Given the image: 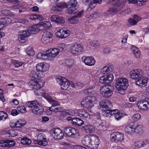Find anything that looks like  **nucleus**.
<instances>
[{"label": "nucleus", "instance_id": "nucleus-1", "mask_svg": "<svg viewBox=\"0 0 149 149\" xmlns=\"http://www.w3.org/2000/svg\"><path fill=\"white\" fill-rule=\"evenodd\" d=\"M60 50L57 48H50L45 52L38 53L36 58L38 60L52 61L59 53Z\"/></svg>", "mask_w": 149, "mask_h": 149}, {"label": "nucleus", "instance_id": "nucleus-2", "mask_svg": "<svg viewBox=\"0 0 149 149\" xmlns=\"http://www.w3.org/2000/svg\"><path fill=\"white\" fill-rule=\"evenodd\" d=\"M40 93L39 95L44 97L49 103L52 104V106L49 107L50 111H53L55 112L61 111L62 109L61 107L58 106L60 104L56 100H53L50 94L45 93L44 91L40 90L38 91Z\"/></svg>", "mask_w": 149, "mask_h": 149}, {"label": "nucleus", "instance_id": "nucleus-3", "mask_svg": "<svg viewBox=\"0 0 149 149\" xmlns=\"http://www.w3.org/2000/svg\"><path fill=\"white\" fill-rule=\"evenodd\" d=\"M38 71L35 70L32 71L30 74V76L36 79L34 80H31L30 82V83L31 85L33 86V88L34 89L38 90H37L38 95L40 93L38 91L40 90L39 89L42 87H43L45 84L44 81L43 80H40L36 79V78L39 76V72Z\"/></svg>", "mask_w": 149, "mask_h": 149}, {"label": "nucleus", "instance_id": "nucleus-4", "mask_svg": "<svg viewBox=\"0 0 149 149\" xmlns=\"http://www.w3.org/2000/svg\"><path fill=\"white\" fill-rule=\"evenodd\" d=\"M106 2L111 4H114V6L109 8L107 11L108 14L117 13L123 9L125 4L123 0H105Z\"/></svg>", "mask_w": 149, "mask_h": 149}, {"label": "nucleus", "instance_id": "nucleus-5", "mask_svg": "<svg viewBox=\"0 0 149 149\" xmlns=\"http://www.w3.org/2000/svg\"><path fill=\"white\" fill-rule=\"evenodd\" d=\"M129 86L127 80L124 78L120 77L116 79L115 83V87L121 94L125 93V90Z\"/></svg>", "mask_w": 149, "mask_h": 149}, {"label": "nucleus", "instance_id": "nucleus-6", "mask_svg": "<svg viewBox=\"0 0 149 149\" xmlns=\"http://www.w3.org/2000/svg\"><path fill=\"white\" fill-rule=\"evenodd\" d=\"M97 100L96 97L94 96H88L82 100L81 104L86 108H91L94 106Z\"/></svg>", "mask_w": 149, "mask_h": 149}, {"label": "nucleus", "instance_id": "nucleus-7", "mask_svg": "<svg viewBox=\"0 0 149 149\" xmlns=\"http://www.w3.org/2000/svg\"><path fill=\"white\" fill-rule=\"evenodd\" d=\"M108 85H104L100 87L99 92L103 97L108 98L110 97L113 94V91L109 88Z\"/></svg>", "mask_w": 149, "mask_h": 149}, {"label": "nucleus", "instance_id": "nucleus-8", "mask_svg": "<svg viewBox=\"0 0 149 149\" xmlns=\"http://www.w3.org/2000/svg\"><path fill=\"white\" fill-rule=\"evenodd\" d=\"M56 80L63 90H66L69 87L70 83L66 78L61 76H58L56 78Z\"/></svg>", "mask_w": 149, "mask_h": 149}, {"label": "nucleus", "instance_id": "nucleus-9", "mask_svg": "<svg viewBox=\"0 0 149 149\" xmlns=\"http://www.w3.org/2000/svg\"><path fill=\"white\" fill-rule=\"evenodd\" d=\"M68 8L66 10L67 13L71 14L74 13L78 8V3L76 0H70L68 3Z\"/></svg>", "mask_w": 149, "mask_h": 149}, {"label": "nucleus", "instance_id": "nucleus-10", "mask_svg": "<svg viewBox=\"0 0 149 149\" xmlns=\"http://www.w3.org/2000/svg\"><path fill=\"white\" fill-rule=\"evenodd\" d=\"M111 140L115 143H118L123 141L124 139V135L121 133L119 132H114L110 135Z\"/></svg>", "mask_w": 149, "mask_h": 149}, {"label": "nucleus", "instance_id": "nucleus-11", "mask_svg": "<svg viewBox=\"0 0 149 149\" xmlns=\"http://www.w3.org/2000/svg\"><path fill=\"white\" fill-rule=\"evenodd\" d=\"M143 74L142 70L140 69H134L130 73V77L133 79L137 80L142 78Z\"/></svg>", "mask_w": 149, "mask_h": 149}, {"label": "nucleus", "instance_id": "nucleus-12", "mask_svg": "<svg viewBox=\"0 0 149 149\" xmlns=\"http://www.w3.org/2000/svg\"><path fill=\"white\" fill-rule=\"evenodd\" d=\"M51 133L54 138L58 139H63L64 135L62 130L59 128L52 129Z\"/></svg>", "mask_w": 149, "mask_h": 149}, {"label": "nucleus", "instance_id": "nucleus-13", "mask_svg": "<svg viewBox=\"0 0 149 149\" xmlns=\"http://www.w3.org/2000/svg\"><path fill=\"white\" fill-rule=\"evenodd\" d=\"M83 46L80 44H75L71 46L70 48V52L72 54H78L83 51Z\"/></svg>", "mask_w": 149, "mask_h": 149}, {"label": "nucleus", "instance_id": "nucleus-14", "mask_svg": "<svg viewBox=\"0 0 149 149\" xmlns=\"http://www.w3.org/2000/svg\"><path fill=\"white\" fill-rule=\"evenodd\" d=\"M136 105L141 110L146 111H149V102L148 101H139L137 103Z\"/></svg>", "mask_w": 149, "mask_h": 149}, {"label": "nucleus", "instance_id": "nucleus-15", "mask_svg": "<svg viewBox=\"0 0 149 149\" xmlns=\"http://www.w3.org/2000/svg\"><path fill=\"white\" fill-rule=\"evenodd\" d=\"M113 79V75L111 74L105 75L101 76L99 80L100 83L104 84L110 83Z\"/></svg>", "mask_w": 149, "mask_h": 149}, {"label": "nucleus", "instance_id": "nucleus-16", "mask_svg": "<svg viewBox=\"0 0 149 149\" xmlns=\"http://www.w3.org/2000/svg\"><path fill=\"white\" fill-rule=\"evenodd\" d=\"M35 142L40 145L46 146L47 144L45 136L43 133H40L38 135L37 140L35 141Z\"/></svg>", "mask_w": 149, "mask_h": 149}, {"label": "nucleus", "instance_id": "nucleus-17", "mask_svg": "<svg viewBox=\"0 0 149 149\" xmlns=\"http://www.w3.org/2000/svg\"><path fill=\"white\" fill-rule=\"evenodd\" d=\"M81 59L86 65L88 66H93L95 63V61L92 56H84L82 57Z\"/></svg>", "mask_w": 149, "mask_h": 149}, {"label": "nucleus", "instance_id": "nucleus-18", "mask_svg": "<svg viewBox=\"0 0 149 149\" xmlns=\"http://www.w3.org/2000/svg\"><path fill=\"white\" fill-rule=\"evenodd\" d=\"M70 31L65 29L59 30L56 33V36L58 38H63L68 37L70 35Z\"/></svg>", "mask_w": 149, "mask_h": 149}, {"label": "nucleus", "instance_id": "nucleus-19", "mask_svg": "<svg viewBox=\"0 0 149 149\" xmlns=\"http://www.w3.org/2000/svg\"><path fill=\"white\" fill-rule=\"evenodd\" d=\"M94 136L93 134H89L84 136L81 139L82 143L88 148Z\"/></svg>", "mask_w": 149, "mask_h": 149}, {"label": "nucleus", "instance_id": "nucleus-20", "mask_svg": "<svg viewBox=\"0 0 149 149\" xmlns=\"http://www.w3.org/2000/svg\"><path fill=\"white\" fill-rule=\"evenodd\" d=\"M49 65L45 63H40L36 65V70L40 72H44L48 70Z\"/></svg>", "mask_w": 149, "mask_h": 149}, {"label": "nucleus", "instance_id": "nucleus-21", "mask_svg": "<svg viewBox=\"0 0 149 149\" xmlns=\"http://www.w3.org/2000/svg\"><path fill=\"white\" fill-rule=\"evenodd\" d=\"M77 116L83 119H88L90 117V114L86 110L84 109H79L77 112Z\"/></svg>", "mask_w": 149, "mask_h": 149}, {"label": "nucleus", "instance_id": "nucleus-22", "mask_svg": "<svg viewBox=\"0 0 149 149\" xmlns=\"http://www.w3.org/2000/svg\"><path fill=\"white\" fill-rule=\"evenodd\" d=\"M100 139L97 136L94 135L88 148L92 149H97L100 144Z\"/></svg>", "mask_w": 149, "mask_h": 149}, {"label": "nucleus", "instance_id": "nucleus-23", "mask_svg": "<svg viewBox=\"0 0 149 149\" xmlns=\"http://www.w3.org/2000/svg\"><path fill=\"white\" fill-rule=\"evenodd\" d=\"M15 142L12 140H6L0 141V146L3 147L9 148L13 147L15 145Z\"/></svg>", "mask_w": 149, "mask_h": 149}, {"label": "nucleus", "instance_id": "nucleus-24", "mask_svg": "<svg viewBox=\"0 0 149 149\" xmlns=\"http://www.w3.org/2000/svg\"><path fill=\"white\" fill-rule=\"evenodd\" d=\"M21 33L22 34L19 36L18 38L20 42L23 43L27 39V37L30 36V34L28 30L22 31Z\"/></svg>", "mask_w": 149, "mask_h": 149}, {"label": "nucleus", "instance_id": "nucleus-25", "mask_svg": "<svg viewBox=\"0 0 149 149\" xmlns=\"http://www.w3.org/2000/svg\"><path fill=\"white\" fill-rule=\"evenodd\" d=\"M134 128V123H130L126 126L125 131L128 134H132L135 133Z\"/></svg>", "mask_w": 149, "mask_h": 149}, {"label": "nucleus", "instance_id": "nucleus-26", "mask_svg": "<svg viewBox=\"0 0 149 149\" xmlns=\"http://www.w3.org/2000/svg\"><path fill=\"white\" fill-rule=\"evenodd\" d=\"M44 110L43 107L39 104L33 109H32L31 111L34 114L39 116L43 113Z\"/></svg>", "mask_w": 149, "mask_h": 149}, {"label": "nucleus", "instance_id": "nucleus-27", "mask_svg": "<svg viewBox=\"0 0 149 149\" xmlns=\"http://www.w3.org/2000/svg\"><path fill=\"white\" fill-rule=\"evenodd\" d=\"M100 107L102 108L109 109L112 107V103L108 100H103L99 102Z\"/></svg>", "mask_w": 149, "mask_h": 149}, {"label": "nucleus", "instance_id": "nucleus-28", "mask_svg": "<svg viewBox=\"0 0 149 149\" xmlns=\"http://www.w3.org/2000/svg\"><path fill=\"white\" fill-rule=\"evenodd\" d=\"M95 119L96 122L95 124V126L102 130L106 128L105 122L104 120H101L99 117L96 118V119L95 118Z\"/></svg>", "mask_w": 149, "mask_h": 149}, {"label": "nucleus", "instance_id": "nucleus-29", "mask_svg": "<svg viewBox=\"0 0 149 149\" xmlns=\"http://www.w3.org/2000/svg\"><path fill=\"white\" fill-rule=\"evenodd\" d=\"M148 81V78L147 77H142L141 78L137 79L136 84L140 87H143L147 85Z\"/></svg>", "mask_w": 149, "mask_h": 149}, {"label": "nucleus", "instance_id": "nucleus-30", "mask_svg": "<svg viewBox=\"0 0 149 149\" xmlns=\"http://www.w3.org/2000/svg\"><path fill=\"white\" fill-rule=\"evenodd\" d=\"M68 6L64 2H60L56 4V6L52 7V9L55 11H60L65 8H67Z\"/></svg>", "mask_w": 149, "mask_h": 149}, {"label": "nucleus", "instance_id": "nucleus-31", "mask_svg": "<svg viewBox=\"0 0 149 149\" xmlns=\"http://www.w3.org/2000/svg\"><path fill=\"white\" fill-rule=\"evenodd\" d=\"M82 130L87 133H93L95 131L94 127L90 125H85L82 127Z\"/></svg>", "mask_w": 149, "mask_h": 149}, {"label": "nucleus", "instance_id": "nucleus-32", "mask_svg": "<svg viewBox=\"0 0 149 149\" xmlns=\"http://www.w3.org/2000/svg\"><path fill=\"white\" fill-rule=\"evenodd\" d=\"M39 24L35 25L32 27H30L26 30H28V32L29 33L30 36L31 34H34L38 32L40 28H39Z\"/></svg>", "mask_w": 149, "mask_h": 149}, {"label": "nucleus", "instance_id": "nucleus-33", "mask_svg": "<svg viewBox=\"0 0 149 149\" xmlns=\"http://www.w3.org/2000/svg\"><path fill=\"white\" fill-rule=\"evenodd\" d=\"M71 123L74 125L81 126L84 124V122L80 118L75 117L72 118Z\"/></svg>", "mask_w": 149, "mask_h": 149}, {"label": "nucleus", "instance_id": "nucleus-34", "mask_svg": "<svg viewBox=\"0 0 149 149\" xmlns=\"http://www.w3.org/2000/svg\"><path fill=\"white\" fill-rule=\"evenodd\" d=\"M39 103L37 100H34L31 101H28L26 103V106L31 108V110L33 109L36 106L38 105Z\"/></svg>", "mask_w": 149, "mask_h": 149}, {"label": "nucleus", "instance_id": "nucleus-35", "mask_svg": "<svg viewBox=\"0 0 149 149\" xmlns=\"http://www.w3.org/2000/svg\"><path fill=\"white\" fill-rule=\"evenodd\" d=\"M112 115H113L115 119L118 120L120 119L123 115V114L117 109L113 110Z\"/></svg>", "mask_w": 149, "mask_h": 149}, {"label": "nucleus", "instance_id": "nucleus-36", "mask_svg": "<svg viewBox=\"0 0 149 149\" xmlns=\"http://www.w3.org/2000/svg\"><path fill=\"white\" fill-rule=\"evenodd\" d=\"M80 135V133L78 130L74 127H72L70 132L69 137L73 138H77Z\"/></svg>", "mask_w": 149, "mask_h": 149}, {"label": "nucleus", "instance_id": "nucleus-37", "mask_svg": "<svg viewBox=\"0 0 149 149\" xmlns=\"http://www.w3.org/2000/svg\"><path fill=\"white\" fill-rule=\"evenodd\" d=\"M39 25L40 28L46 29L50 28L51 25L49 22L46 21L41 22Z\"/></svg>", "mask_w": 149, "mask_h": 149}, {"label": "nucleus", "instance_id": "nucleus-38", "mask_svg": "<svg viewBox=\"0 0 149 149\" xmlns=\"http://www.w3.org/2000/svg\"><path fill=\"white\" fill-rule=\"evenodd\" d=\"M132 51L133 54L136 58H138L140 56V51L139 49L133 46L132 47Z\"/></svg>", "mask_w": 149, "mask_h": 149}, {"label": "nucleus", "instance_id": "nucleus-39", "mask_svg": "<svg viewBox=\"0 0 149 149\" xmlns=\"http://www.w3.org/2000/svg\"><path fill=\"white\" fill-rule=\"evenodd\" d=\"M65 62V65L69 68H72L74 65V61L72 59L66 60Z\"/></svg>", "mask_w": 149, "mask_h": 149}, {"label": "nucleus", "instance_id": "nucleus-40", "mask_svg": "<svg viewBox=\"0 0 149 149\" xmlns=\"http://www.w3.org/2000/svg\"><path fill=\"white\" fill-rule=\"evenodd\" d=\"M135 132L140 133L143 131V127L137 123H134Z\"/></svg>", "mask_w": 149, "mask_h": 149}, {"label": "nucleus", "instance_id": "nucleus-41", "mask_svg": "<svg viewBox=\"0 0 149 149\" xmlns=\"http://www.w3.org/2000/svg\"><path fill=\"white\" fill-rule=\"evenodd\" d=\"M113 70L112 66H106L103 67L101 70V72L103 74L112 71Z\"/></svg>", "mask_w": 149, "mask_h": 149}, {"label": "nucleus", "instance_id": "nucleus-42", "mask_svg": "<svg viewBox=\"0 0 149 149\" xmlns=\"http://www.w3.org/2000/svg\"><path fill=\"white\" fill-rule=\"evenodd\" d=\"M141 141H134L132 145V147L134 148H142Z\"/></svg>", "mask_w": 149, "mask_h": 149}, {"label": "nucleus", "instance_id": "nucleus-43", "mask_svg": "<svg viewBox=\"0 0 149 149\" xmlns=\"http://www.w3.org/2000/svg\"><path fill=\"white\" fill-rule=\"evenodd\" d=\"M30 18L32 20L38 19L40 20H42L43 19L42 16L39 14H33L31 15L30 16Z\"/></svg>", "mask_w": 149, "mask_h": 149}, {"label": "nucleus", "instance_id": "nucleus-44", "mask_svg": "<svg viewBox=\"0 0 149 149\" xmlns=\"http://www.w3.org/2000/svg\"><path fill=\"white\" fill-rule=\"evenodd\" d=\"M31 142L30 139L26 137L23 138L21 139V143L22 144L25 145H29Z\"/></svg>", "mask_w": 149, "mask_h": 149}, {"label": "nucleus", "instance_id": "nucleus-45", "mask_svg": "<svg viewBox=\"0 0 149 149\" xmlns=\"http://www.w3.org/2000/svg\"><path fill=\"white\" fill-rule=\"evenodd\" d=\"M17 127H20L24 126L26 124V121L23 119H19L16 121Z\"/></svg>", "mask_w": 149, "mask_h": 149}, {"label": "nucleus", "instance_id": "nucleus-46", "mask_svg": "<svg viewBox=\"0 0 149 149\" xmlns=\"http://www.w3.org/2000/svg\"><path fill=\"white\" fill-rule=\"evenodd\" d=\"M113 110H106L102 111V113L105 116H109L110 115H112Z\"/></svg>", "mask_w": 149, "mask_h": 149}, {"label": "nucleus", "instance_id": "nucleus-47", "mask_svg": "<svg viewBox=\"0 0 149 149\" xmlns=\"http://www.w3.org/2000/svg\"><path fill=\"white\" fill-rule=\"evenodd\" d=\"M8 117V114L5 112L0 111V120H4Z\"/></svg>", "mask_w": 149, "mask_h": 149}, {"label": "nucleus", "instance_id": "nucleus-48", "mask_svg": "<svg viewBox=\"0 0 149 149\" xmlns=\"http://www.w3.org/2000/svg\"><path fill=\"white\" fill-rule=\"evenodd\" d=\"M6 134L9 135V136L10 137H14L17 135V133L15 132V131L13 130H8Z\"/></svg>", "mask_w": 149, "mask_h": 149}, {"label": "nucleus", "instance_id": "nucleus-49", "mask_svg": "<svg viewBox=\"0 0 149 149\" xmlns=\"http://www.w3.org/2000/svg\"><path fill=\"white\" fill-rule=\"evenodd\" d=\"M52 39H49L42 36L41 41L44 44H47L52 42Z\"/></svg>", "mask_w": 149, "mask_h": 149}, {"label": "nucleus", "instance_id": "nucleus-50", "mask_svg": "<svg viewBox=\"0 0 149 149\" xmlns=\"http://www.w3.org/2000/svg\"><path fill=\"white\" fill-rule=\"evenodd\" d=\"M69 22L70 24H74L77 23L78 22V20L75 15L69 19Z\"/></svg>", "mask_w": 149, "mask_h": 149}, {"label": "nucleus", "instance_id": "nucleus-51", "mask_svg": "<svg viewBox=\"0 0 149 149\" xmlns=\"http://www.w3.org/2000/svg\"><path fill=\"white\" fill-rule=\"evenodd\" d=\"M52 34L51 32L46 31L43 32L42 36L51 39H52Z\"/></svg>", "mask_w": 149, "mask_h": 149}, {"label": "nucleus", "instance_id": "nucleus-52", "mask_svg": "<svg viewBox=\"0 0 149 149\" xmlns=\"http://www.w3.org/2000/svg\"><path fill=\"white\" fill-rule=\"evenodd\" d=\"M72 128V127H66L64 129V132L68 136H70V132Z\"/></svg>", "mask_w": 149, "mask_h": 149}, {"label": "nucleus", "instance_id": "nucleus-53", "mask_svg": "<svg viewBox=\"0 0 149 149\" xmlns=\"http://www.w3.org/2000/svg\"><path fill=\"white\" fill-rule=\"evenodd\" d=\"M26 52L27 54L29 56H33L34 54V52L31 47L29 46L27 48Z\"/></svg>", "mask_w": 149, "mask_h": 149}, {"label": "nucleus", "instance_id": "nucleus-54", "mask_svg": "<svg viewBox=\"0 0 149 149\" xmlns=\"http://www.w3.org/2000/svg\"><path fill=\"white\" fill-rule=\"evenodd\" d=\"M142 141V147L149 148V140L145 139Z\"/></svg>", "mask_w": 149, "mask_h": 149}, {"label": "nucleus", "instance_id": "nucleus-55", "mask_svg": "<svg viewBox=\"0 0 149 149\" xmlns=\"http://www.w3.org/2000/svg\"><path fill=\"white\" fill-rule=\"evenodd\" d=\"M13 63L15 64L16 68L19 67L24 63L23 62H19L18 61L13 60L12 61Z\"/></svg>", "mask_w": 149, "mask_h": 149}, {"label": "nucleus", "instance_id": "nucleus-56", "mask_svg": "<svg viewBox=\"0 0 149 149\" xmlns=\"http://www.w3.org/2000/svg\"><path fill=\"white\" fill-rule=\"evenodd\" d=\"M100 14L99 13L95 12L92 13L90 16L92 19H94L100 17Z\"/></svg>", "mask_w": 149, "mask_h": 149}, {"label": "nucleus", "instance_id": "nucleus-57", "mask_svg": "<svg viewBox=\"0 0 149 149\" xmlns=\"http://www.w3.org/2000/svg\"><path fill=\"white\" fill-rule=\"evenodd\" d=\"M17 110L19 111L22 113H25L26 112L25 107L23 106L18 107Z\"/></svg>", "mask_w": 149, "mask_h": 149}, {"label": "nucleus", "instance_id": "nucleus-58", "mask_svg": "<svg viewBox=\"0 0 149 149\" xmlns=\"http://www.w3.org/2000/svg\"><path fill=\"white\" fill-rule=\"evenodd\" d=\"M91 45L94 47H96L99 45V42L96 40H92L90 43Z\"/></svg>", "mask_w": 149, "mask_h": 149}, {"label": "nucleus", "instance_id": "nucleus-59", "mask_svg": "<svg viewBox=\"0 0 149 149\" xmlns=\"http://www.w3.org/2000/svg\"><path fill=\"white\" fill-rule=\"evenodd\" d=\"M141 117V115L139 113H137L133 115L132 118L134 120L137 121Z\"/></svg>", "mask_w": 149, "mask_h": 149}, {"label": "nucleus", "instance_id": "nucleus-60", "mask_svg": "<svg viewBox=\"0 0 149 149\" xmlns=\"http://www.w3.org/2000/svg\"><path fill=\"white\" fill-rule=\"evenodd\" d=\"M64 22L65 20L64 19L63 17L58 15V19H57L56 23L61 24L64 23Z\"/></svg>", "mask_w": 149, "mask_h": 149}, {"label": "nucleus", "instance_id": "nucleus-61", "mask_svg": "<svg viewBox=\"0 0 149 149\" xmlns=\"http://www.w3.org/2000/svg\"><path fill=\"white\" fill-rule=\"evenodd\" d=\"M67 46L64 43H61L59 44L58 45V47L60 50L62 51L64 49L66 48Z\"/></svg>", "mask_w": 149, "mask_h": 149}, {"label": "nucleus", "instance_id": "nucleus-62", "mask_svg": "<svg viewBox=\"0 0 149 149\" xmlns=\"http://www.w3.org/2000/svg\"><path fill=\"white\" fill-rule=\"evenodd\" d=\"M17 21L19 23L24 24H27L28 23V20L25 19H19Z\"/></svg>", "mask_w": 149, "mask_h": 149}, {"label": "nucleus", "instance_id": "nucleus-63", "mask_svg": "<svg viewBox=\"0 0 149 149\" xmlns=\"http://www.w3.org/2000/svg\"><path fill=\"white\" fill-rule=\"evenodd\" d=\"M8 14V11L6 10H2L0 11V15L1 16H7Z\"/></svg>", "mask_w": 149, "mask_h": 149}, {"label": "nucleus", "instance_id": "nucleus-64", "mask_svg": "<svg viewBox=\"0 0 149 149\" xmlns=\"http://www.w3.org/2000/svg\"><path fill=\"white\" fill-rule=\"evenodd\" d=\"M65 113V114L73 116L75 114V111L73 110H70L66 111Z\"/></svg>", "mask_w": 149, "mask_h": 149}]
</instances>
